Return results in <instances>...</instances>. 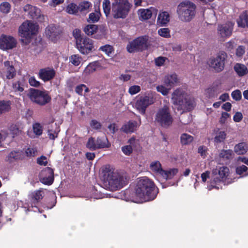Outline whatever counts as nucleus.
Returning a JSON list of instances; mask_svg holds the SVG:
<instances>
[{
    "instance_id": "1",
    "label": "nucleus",
    "mask_w": 248,
    "mask_h": 248,
    "mask_svg": "<svg viewBox=\"0 0 248 248\" xmlns=\"http://www.w3.org/2000/svg\"><path fill=\"white\" fill-rule=\"evenodd\" d=\"M102 173L104 186L111 191L119 190L127 183L126 178L110 166H106Z\"/></svg>"
},
{
    "instance_id": "2",
    "label": "nucleus",
    "mask_w": 248,
    "mask_h": 248,
    "mask_svg": "<svg viewBox=\"0 0 248 248\" xmlns=\"http://www.w3.org/2000/svg\"><path fill=\"white\" fill-rule=\"evenodd\" d=\"M155 186L152 181L146 177L140 179L137 184L135 195L137 202H142L154 200L156 195Z\"/></svg>"
},
{
    "instance_id": "3",
    "label": "nucleus",
    "mask_w": 248,
    "mask_h": 248,
    "mask_svg": "<svg viewBox=\"0 0 248 248\" xmlns=\"http://www.w3.org/2000/svg\"><path fill=\"white\" fill-rule=\"evenodd\" d=\"M171 100L175 107L182 112L190 111L195 105L194 99L182 88H178L173 92Z\"/></svg>"
},
{
    "instance_id": "4",
    "label": "nucleus",
    "mask_w": 248,
    "mask_h": 248,
    "mask_svg": "<svg viewBox=\"0 0 248 248\" xmlns=\"http://www.w3.org/2000/svg\"><path fill=\"white\" fill-rule=\"evenodd\" d=\"M111 14L115 19H124L129 13L132 5L128 0H112Z\"/></svg>"
},
{
    "instance_id": "5",
    "label": "nucleus",
    "mask_w": 248,
    "mask_h": 248,
    "mask_svg": "<svg viewBox=\"0 0 248 248\" xmlns=\"http://www.w3.org/2000/svg\"><path fill=\"white\" fill-rule=\"evenodd\" d=\"M195 5L190 1L180 3L177 8V14L179 19L183 22L190 21L195 15Z\"/></svg>"
},
{
    "instance_id": "6",
    "label": "nucleus",
    "mask_w": 248,
    "mask_h": 248,
    "mask_svg": "<svg viewBox=\"0 0 248 248\" xmlns=\"http://www.w3.org/2000/svg\"><path fill=\"white\" fill-rule=\"evenodd\" d=\"M179 82V79L176 74H168L163 78L162 84L156 87V89L158 92L166 96Z\"/></svg>"
},
{
    "instance_id": "7",
    "label": "nucleus",
    "mask_w": 248,
    "mask_h": 248,
    "mask_svg": "<svg viewBox=\"0 0 248 248\" xmlns=\"http://www.w3.org/2000/svg\"><path fill=\"white\" fill-rule=\"evenodd\" d=\"M155 120L156 123L165 128L168 127L172 124L173 119L169 106L165 105L157 110Z\"/></svg>"
},
{
    "instance_id": "8",
    "label": "nucleus",
    "mask_w": 248,
    "mask_h": 248,
    "mask_svg": "<svg viewBox=\"0 0 248 248\" xmlns=\"http://www.w3.org/2000/svg\"><path fill=\"white\" fill-rule=\"evenodd\" d=\"M38 30V26L36 24L27 20L19 26L18 32L22 38H25V44H28L32 36L37 33Z\"/></svg>"
},
{
    "instance_id": "9",
    "label": "nucleus",
    "mask_w": 248,
    "mask_h": 248,
    "mask_svg": "<svg viewBox=\"0 0 248 248\" xmlns=\"http://www.w3.org/2000/svg\"><path fill=\"white\" fill-rule=\"evenodd\" d=\"M28 96L31 101L41 106L46 105L51 100V97L47 93L34 89L30 90Z\"/></svg>"
},
{
    "instance_id": "10",
    "label": "nucleus",
    "mask_w": 248,
    "mask_h": 248,
    "mask_svg": "<svg viewBox=\"0 0 248 248\" xmlns=\"http://www.w3.org/2000/svg\"><path fill=\"white\" fill-rule=\"evenodd\" d=\"M227 57V55L225 52H220L215 56L210 58L208 62V64L216 72H220L224 68L225 61Z\"/></svg>"
},
{
    "instance_id": "11",
    "label": "nucleus",
    "mask_w": 248,
    "mask_h": 248,
    "mask_svg": "<svg viewBox=\"0 0 248 248\" xmlns=\"http://www.w3.org/2000/svg\"><path fill=\"white\" fill-rule=\"evenodd\" d=\"M147 47V38L146 36L139 37L127 45L126 49L130 52L142 51Z\"/></svg>"
},
{
    "instance_id": "12",
    "label": "nucleus",
    "mask_w": 248,
    "mask_h": 248,
    "mask_svg": "<svg viewBox=\"0 0 248 248\" xmlns=\"http://www.w3.org/2000/svg\"><path fill=\"white\" fill-rule=\"evenodd\" d=\"M213 175V182L215 183L224 182L230 174V170L228 167L225 166H217L212 170Z\"/></svg>"
},
{
    "instance_id": "13",
    "label": "nucleus",
    "mask_w": 248,
    "mask_h": 248,
    "mask_svg": "<svg viewBox=\"0 0 248 248\" xmlns=\"http://www.w3.org/2000/svg\"><path fill=\"white\" fill-rule=\"evenodd\" d=\"M16 40L12 36L2 34L0 37V49L3 50L12 49L16 47Z\"/></svg>"
},
{
    "instance_id": "14",
    "label": "nucleus",
    "mask_w": 248,
    "mask_h": 248,
    "mask_svg": "<svg viewBox=\"0 0 248 248\" xmlns=\"http://www.w3.org/2000/svg\"><path fill=\"white\" fill-rule=\"evenodd\" d=\"M154 103L153 98L145 95L138 97L135 103L136 108L142 114H144L146 108Z\"/></svg>"
},
{
    "instance_id": "15",
    "label": "nucleus",
    "mask_w": 248,
    "mask_h": 248,
    "mask_svg": "<svg viewBox=\"0 0 248 248\" xmlns=\"http://www.w3.org/2000/svg\"><path fill=\"white\" fill-rule=\"evenodd\" d=\"M77 48L83 54L89 53L93 48V43L92 40L84 37L78 40L76 43Z\"/></svg>"
},
{
    "instance_id": "16",
    "label": "nucleus",
    "mask_w": 248,
    "mask_h": 248,
    "mask_svg": "<svg viewBox=\"0 0 248 248\" xmlns=\"http://www.w3.org/2000/svg\"><path fill=\"white\" fill-rule=\"evenodd\" d=\"M234 24L232 22H228L219 25L217 29L218 35L223 38L229 37L232 33Z\"/></svg>"
},
{
    "instance_id": "17",
    "label": "nucleus",
    "mask_w": 248,
    "mask_h": 248,
    "mask_svg": "<svg viewBox=\"0 0 248 248\" xmlns=\"http://www.w3.org/2000/svg\"><path fill=\"white\" fill-rule=\"evenodd\" d=\"M4 67L2 69L1 74L8 79H12L16 74L15 69L11 62L6 61L4 62Z\"/></svg>"
},
{
    "instance_id": "18",
    "label": "nucleus",
    "mask_w": 248,
    "mask_h": 248,
    "mask_svg": "<svg viewBox=\"0 0 248 248\" xmlns=\"http://www.w3.org/2000/svg\"><path fill=\"white\" fill-rule=\"evenodd\" d=\"M41 182L46 185H51L54 181V171L53 170L47 167L43 170L41 173Z\"/></svg>"
},
{
    "instance_id": "19",
    "label": "nucleus",
    "mask_w": 248,
    "mask_h": 248,
    "mask_svg": "<svg viewBox=\"0 0 248 248\" xmlns=\"http://www.w3.org/2000/svg\"><path fill=\"white\" fill-rule=\"evenodd\" d=\"M56 74L55 70L53 68L46 67L39 70L38 76L44 81H47L53 79Z\"/></svg>"
},
{
    "instance_id": "20",
    "label": "nucleus",
    "mask_w": 248,
    "mask_h": 248,
    "mask_svg": "<svg viewBox=\"0 0 248 248\" xmlns=\"http://www.w3.org/2000/svg\"><path fill=\"white\" fill-rule=\"evenodd\" d=\"M139 121V123L134 121H129L122 126L121 128V130L127 134L134 132L137 130V127H139L141 124L140 118Z\"/></svg>"
},
{
    "instance_id": "21",
    "label": "nucleus",
    "mask_w": 248,
    "mask_h": 248,
    "mask_svg": "<svg viewBox=\"0 0 248 248\" xmlns=\"http://www.w3.org/2000/svg\"><path fill=\"white\" fill-rule=\"evenodd\" d=\"M61 32V30L59 27H57L54 25H49L45 31L46 35L52 41H55V38Z\"/></svg>"
},
{
    "instance_id": "22",
    "label": "nucleus",
    "mask_w": 248,
    "mask_h": 248,
    "mask_svg": "<svg viewBox=\"0 0 248 248\" xmlns=\"http://www.w3.org/2000/svg\"><path fill=\"white\" fill-rule=\"evenodd\" d=\"M157 10L153 7L149 9H140L138 10V15L141 20L150 19L153 13L156 14Z\"/></svg>"
},
{
    "instance_id": "23",
    "label": "nucleus",
    "mask_w": 248,
    "mask_h": 248,
    "mask_svg": "<svg viewBox=\"0 0 248 248\" xmlns=\"http://www.w3.org/2000/svg\"><path fill=\"white\" fill-rule=\"evenodd\" d=\"M170 21L169 13L166 11L160 12L157 18V24L160 26H166Z\"/></svg>"
},
{
    "instance_id": "24",
    "label": "nucleus",
    "mask_w": 248,
    "mask_h": 248,
    "mask_svg": "<svg viewBox=\"0 0 248 248\" xmlns=\"http://www.w3.org/2000/svg\"><path fill=\"white\" fill-rule=\"evenodd\" d=\"M151 171L157 175L161 176L164 170L162 169L161 163L158 161H154L150 164Z\"/></svg>"
},
{
    "instance_id": "25",
    "label": "nucleus",
    "mask_w": 248,
    "mask_h": 248,
    "mask_svg": "<svg viewBox=\"0 0 248 248\" xmlns=\"http://www.w3.org/2000/svg\"><path fill=\"white\" fill-rule=\"evenodd\" d=\"M239 27L242 28L248 27V11H246L242 13L237 20Z\"/></svg>"
},
{
    "instance_id": "26",
    "label": "nucleus",
    "mask_w": 248,
    "mask_h": 248,
    "mask_svg": "<svg viewBox=\"0 0 248 248\" xmlns=\"http://www.w3.org/2000/svg\"><path fill=\"white\" fill-rule=\"evenodd\" d=\"M248 150V145L246 142H241L236 144L234 148V151L237 155H244Z\"/></svg>"
},
{
    "instance_id": "27",
    "label": "nucleus",
    "mask_w": 248,
    "mask_h": 248,
    "mask_svg": "<svg viewBox=\"0 0 248 248\" xmlns=\"http://www.w3.org/2000/svg\"><path fill=\"white\" fill-rule=\"evenodd\" d=\"M31 207H36V204L41 200L43 197V193L41 190H37L31 194Z\"/></svg>"
},
{
    "instance_id": "28",
    "label": "nucleus",
    "mask_w": 248,
    "mask_h": 248,
    "mask_svg": "<svg viewBox=\"0 0 248 248\" xmlns=\"http://www.w3.org/2000/svg\"><path fill=\"white\" fill-rule=\"evenodd\" d=\"M234 69L239 76H243L248 72L247 67L245 65L240 63H236L234 65Z\"/></svg>"
},
{
    "instance_id": "29",
    "label": "nucleus",
    "mask_w": 248,
    "mask_h": 248,
    "mask_svg": "<svg viewBox=\"0 0 248 248\" xmlns=\"http://www.w3.org/2000/svg\"><path fill=\"white\" fill-rule=\"evenodd\" d=\"M11 102L0 100V115L8 112L11 109Z\"/></svg>"
},
{
    "instance_id": "30",
    "label": "nucleus",
    "mask_w": 248,
    "mask_h": 248,
    "mask_svg": "<svg viewBox=\"0 0 248 248\" xmlns=\"http://www.w3.org/2000/svg\"><path fill=\"white\" fill-rule=\"evenodd\" d=\"M226 133L225 131L218 130L216 133L214 138V141L216 143H220L223 142L226 138Z\"/></svg>"
},
{
    "instance_id": "31",
    "label": "nucleus",
    "mask_w": 248,
    "mask_h": 248,
    "mask_svg": "<svg viewBox=\"0 0 248 248\" xmlns=\"http://www.w3.org/2000/svg\"><path fill=\"white\" fill-rule=\"evenodd\" d=\"M97 149L108 147L109 144L107 138L106 137L98 138L96 140Z\"/></svg>"
},
{
    "instance_id": "32",
    "label": "nucleus",
    "mask_w": 248,
    "mask_h": 248,
    "mask_svg": "<svg viewBox=\"0 0 248 248\" xmlns=\"http://www.w3.org/2000/svg\"><path fill=\"white\" fill-rule=\"evenodd\" d=\"M92 7V3L88 1L81 2L78 5V10L81 12L87 13Z\"/></svg>"
},
{
    "instance_id": "33",
    "label": "nucleus",
    "mask_w": 248,
    "mask_h": 248,
    "mask_svg": "<svg viewBox=\"0 0 248 248\" xmlns=\"http://www.w3.org/2000/svg\"><path fill=\"white\" fill-rule=\"evenodd\" d=\"M161 177L165 180L171 179L178 172V170L171 169L169 171L164 170Z\"/></svg>"
},
{
    "instance_id": "34",
    "label": "nucleus",
    "mask_w": 248,
    "mask_h": 248,
    "mask_svg": "<svg viewBox=\"0 0 248 248\" xmlns=\"http://www.w3.org/2000/svg\"><path fill=\"white\" fill-rule=\"evenodd\" d=\"M96 69V65L95 62L90 63L85 68L83 75L84 76H87L90 74L94 72Z\"/></svg>"
},
{
    "instance_id": "35",
    "label": "nucleus",
    "mask_w": 248,
    "mask_h": 248,
    "mask_svg": "<svg viewBox=\"0 0 248 248\" xmlns=\"http://www.w3.org/2000/svg\"><path fill=\"white\" fill-rule=\"evenodd\" d=\"M233 152L231 150H222L219 153V157L223 160H229L232 158Z\"/></svg>"
},
{
    "instance_id": "36",
    "label": "nucleus",
    "mask_w": 248,
    "mask_h": 248,
    "mask_svg": "<svg viewBox=\"0 0 248 248\" xmlns=\"http://www.w3.org/2000/svg\"><path fill=\"white\" fill-rule=\"evenodd\" d=\"M104 12L107 16H109L111 10V5L109 0H104L102 3Z\"/></svg>"
},
{
    "instance_id": "37",
    "label": "nucleus",
    "mask_w": 248,
    "mask_h": 248,
    "mask_svg": "<svg viewBox=\"0 0 248 248\" xmlns=\"http://www.w3.org/2000/svg\"><path fill=\"white\" fill-rule=\"evenodd\" d=\"M180 140L181 143L183 145H187L193 141V138L189 134L184 133L181 136Z\"/></svg>"
},
{
    "instance_id": "38",
    "label": "nucleus",
    "mask_w": 248,
    "mask_h": 248,
    "mask_svg": "<svg viewBox=\"0 0 248 248\" xmlns=\"http://www.w3.org/2000/svg\"><path fill=\"white\" fill-rule=\"evenodd\" d=\"M100 16L101 14L99 11H96L95 12L91 13L89 15L88 21L91 23L96 22L99 20Z\"/></svg>"
},
{
    "instance_id": "39",
    "label": "nucleus",
    "mask_w": 248,
    "mask_h": 248,
    "mask_svg": "<svg viewBox=\"0 0 248 248\" xmlns=\"http://www.w3.org/2000/svg\"><path fill=\"white\" fill-rule=\"evenodd\" d=\"M29 15L32 18L39 19L41 16V11L36 7L33 6Z\"/></svg>"
},
{
    "instance_id": "40",
    "label": "nucleus",
    "mask_w": 248,
    "mask_h": 248,
    "mask_svg": "<svg viewBox=\"0 0 248 248\" xmlns=\"http://www.w3.org/2000/svg\"><path fill=\"white\" fill-rule=\"evenodd\" d=\"M97 29L96 25H88L85 27L84 31L87 35H92L96 32Z\"/></svg>"
},
{
    "instance_id": "41",
    "label": "nucleus",
    "mask_w": 248,
    "mask_h": 248,
    "mask_svg": "<svg viewBox=\"0 0 248 248\" xmlns=\"http://www.w3.org/2000/svg\"><path fill=\"white\" fill-rule=\"evenodd\" d=\"M66 11L69 14H76L79 11L78 6L76 4L70 3L67 6Z\"/></svg>"
},
{
    "instance_id": "42",
    "label": "nucleus",
    "mask_w": 248,
    "mask_h": 248,
    "mask_svg": "<svg viewBox=\"0 0 248 248\" xmlns=\"http://www.w3.org/2000/svg\"><path fill=\"white\" fill-rule=\"evenodd\" d=\"M70 62L75 66H78L80 63L82 58L78 55L75 54L71 56L69 58Z\"/></svg>"
},
{
    "instance_id": "43",
    "label": "nucleus",
    "mask_w": 248,
    "mask_h": 248,
    "mask_svg": "<svg viewBox=\"0 0 248 248\" xmlns=\"http://www.w3.org/2000/svg\"><path fill=\"white\" fill-rule=\"evenodd\" d=\"M21 157V153L20 152L12 151L7 156V159L10 162L13 160L18 159Z\"/></svg>"
},
{
    "instance_id": "44",
    "label": "nucleus",
    "mask_w": 248,
    "mask_h": 248,
    "mask_svg": "<svg viewBox=\"0 0 248 248\" xmlns=\"http://www.w3.org/2000/svg\"><path fill=\"white\" fill-rule=\"evenodd\" d=\"M99 50L104 52L108 56H110L114 51L113 46L109 45L101 46Z\"/></svg>"
},
{
    "instance_id": "45",
    "label": "nucleus",
    "mask_w": 248,
    "mask_h": 248,
    "mask_svg": "<svg viewBox=\"0 0 248 248\" xmlns=\"http://www.w3.org/2000/svg\"><path fill=\"white\" fill-rule=\"evenodd\" d=\"M86 146L91 150H95L97 149L96 140L92 137L89 139Z\"/></svg>"
},
{
    "instance_id": "46",
    "label": "nucleus",
    "mask_w": 248,
    "mask_h": 248,
    "mask_svg": "<svg viewBox=\"0 0 248 248\" xmlns=\"http://www.w3.org/2000/svg\"><path fill=\"white\" fill-rule=\"evenodd\" d=\"M56 126V129L55 130H52V129H49L48 130V135L49 136V138L51 140H55V138H56L58 136V133L60 131L59 128L57 126V125L55 124Z\"/></svg>"
},
{
    "instance_id": "47",
    "label": "nucleus",
    "mask_w": 248,
    "mask_h": 248,
    "mask_svg": "<svg viewBox=\"0 0 248 248\" xmlns=\"http://www.w3.org/2000/svg\"><path fill=\"white\" fill-rule=\"evenodd\" d=\"M9 130L13 137L18 135L21 132L16 124H12L9 127Z\"/></svg>"
},
{
    "instance_id": "48",
    "label": "nucleus",
    "mask_w": 248,
    "mask_h": 248,
    "mask_svg": "<svg viewBox=\"0 0 248 248\" xmlns=\"http://www.w3.org/2000/svg\"><path fill=\"white\" fill-rule=\"evenodd\" d=\"M158 34L164 38L170 37V31L168 28H161L158 30Z\"/></svg>"
},
{
    "instance_id": "49",
    "label": "nucleus",
    "mask_w": 248,
    "mask_h": 248,
    "mask_svg": "<svg viewBox=\"0 0 248 248\" xmlns=\"http://www.w3.org/2000/svg\"><path fill=\"white\" fill-rule=\"evenodd\" d=\"M10 9V5L7 2H3L0 4V11L3 13H8Z\"/></svg>"
},
{
    "instance_id": "50",
    "label": "nucleus",
    "mask_w": 248,
    "mask_h": 248,
    "mask_svg": "<svg viewBox=\"0 0 248 248\" xmlns=\"http://www.w3.org/2000/svg\"><path fill=\"white\" fill-rule=\"evenodd\" d=\"M248 170V168L247 166L245 165H242L237 167L236 169V172L239 175H247L248 174V172H247Z\"/></svg>"
},
{
    "instance_id": "51",
    "label": "nucleus",
    "mask_w": 248,
    "mask_h": 248,
    "mask_svg": "<svg viewBox=\"0 0 248 248\" xmlns=\"http://www.w3.org/2000/svg\"><path fill=\"white\" fill-rule=\"evenodd\" d=\"M33 130L36 135H41L42 133V127L39 123H36L33 125Z\"/></svg>"
},
{
    "instance_id": "52",
    "label": "nucleus",
    "mask_w": 248,
    "mask_h": 248,
    "mask_svg": "<svg viewBox=\"0 0 248 248\" xmlns=\"http://www.w3.org/2000/svg\"><path fill=\"white\" fill-rule=\"evenodd\" d=\"M140 91V87L138 85H133L129 87L128 90V93L131 95L135 94Z\"/></svg>"
},
{
    "instance_id": "53",
    "label": "nucleus",
    "mask_w": 248,
    "mask_h": 248,
    "mask_svg": "<svg viewBox=\"0 0 248 248\" xmlns=\"http://www.w3.org/2000/svg\"><path fill=\"white\" fill-rule=\"evenodd\" d=\"M231 95H232V98L236 101L240 100L242 98L241 93L240 91L239 90H236L233 91Z\"/></svg>"
},
{
    "instance_id": "54",
    "label": "nucleus",
    "mask_w": 248,
    "mask_h": 248,
    "mask_svg": "<svg viewBox=\"0 0 248 248\" xmlns=\"http://www.w3.org/2000/svg\"><path fill=\"white\" fill-rule=\"evenodd\" d=\"M91 127L94 129L98 130L101 128L102 125L96 120H92L90 122Z\"/></svg>"
},
{
    "instance_id": "55",
    "label": "nucleus",
    "mask_w": 248,
    "mask_h": 248,
    "mask_svg": "<svg viewBox=\"0 0 248 248\" xmlns=\"http://www.w3.org/2000/svg\"><path fill=\"white\" fill-rule=\"evenodd\" d=\"M167 58L166 57H158L155 60V65L157 66H161L164 64Z\"/></svg>"
},
{
    "instance_id": "56",
    "label": "nucleus",
    "mask_w": 248,
    "mask_h": 248,
    "mask_svg": "<svg viewBox=\"0 0 248 248\" xmlns=\"http://www.w3.org/2000/svg\"><path fill=\"white\" fill-rule=\"evenodd\" d=\"M26 154L28 156H34L37 155V149L34 148H28L25 151Z\"/></svg>"
},
{
    "instance_id": "57",
    "label": "nucleus",
    "mask_w": 248,
    "mask_h": 248,
    "mask_svg": "<svg viewBox=\"0 0 248 248\" xmlns=\"http://www.w3.org/2000/svg\"><path fill=\"white\" fill-rule=\"evenodd\" d=\"M122 151L124 155H129L132 153V148L131 146L125 145L122 147Z\"/></svg>"
},
{
    "instance_id": "58",
    "label": "nucleus",
    "mask_w": 248,
    "mask_h": 248,
    "mask_svg": "<svg viewBox=\"0 0 248 248\" xmlns=\"http://www.w3.org/2000/svg\"><path fill=\"white\" fill-rule=\"evenodd\" d=\"M37 163L42 166H46L47 163V158L45 156L42 155L37 159Z\"/></svg>"
},
{
    "instance_id": "59",
    "label": "nucleus",
    "mask_w": 248,
    "mask_h": 248,
    "mask_svg": "<svg viewBox=\"0 0 248 248\" xmlns=\"http://www.w3.org/2000/svg\"><path fill=\"white\" fill-rule=\"evenodd\" d=\"M13 88L15 92H22L24 90L23 87L20 86L19 81L16 82L13 84Z\"/></svg>"
},
{
    "instance_id": "60",
    "label": "nucleus",
    "mask_w": 248,
    "mask_h": 248,
    "mask_svg": "<svg viewBox=\"0 0 248 248\" xmlns=\"http://www.w3.org/2000/svg\"><path fill=\"white\" fill-rule=\"evenodd\" d=\"M73 34L76 40V42L78 39L80 40L84 38L81 36V31L78 29H76L73 31Z\"/></svg>"
},
{
    "instance_id": "61",
    "label": "nucleus",
    "mask_w": 248,
    "mask_h": 248,
    "mask_svg": "<svg viewBox=\"0 0 248 248\" xmlns=\"http://www.w3.org/2000/svg\"><path fill=\"white\" fill-rule=\"evenodd\" d=\"M198 152L203 158L206 156L207 148L203 146H201L198 148Z\"/></svg>"
},
{
    "instance_id": "62",
    "label": "nucleus",
    "mask_w": 248,
    "mask_h": 248,
    "mask_svg": "<svg viewBox=\"0 0 248 248\" xmlns=\"http://www.w3.org/2000/svg\"><path fill=\"white\" fill-rule=\"evenodd\" d=\"M29 82L31 86L38 87L40 85V82L37 81L34 77H31L29 78Z\"/></svg>"
},
{
    "instance_id": "63",
    "label": "nucleus",
    "mask_w": 248,
    "mask_h": 248,
    "mask_svg": "<svg viewBox=\"0 0 248 248\" xmlns=\"http://www.w3.org/2000/svg\"><path fill=\"white\" fill-rule=\"evenodd\" d=\"M129 146L131 147H136L139 144V140H136L134 137L130 138L128 141Z\"/></svg>"
},
{
    "instance_id": "64",
    "label": "nucleus",
    "mask_w": 248,
    "mask_h": 248,
    "mask_svg": "<svg viewBox=\"0 0 248 248\" xmlns=\"http://www.w3.org/2000/svg\"><path fill=\"white\" fill-rule=\"evenodd\" d=\"M245 52V48L242 46H239L236 49V54L238 57L242 56Z\"/></svg>"
}]
</instances>
